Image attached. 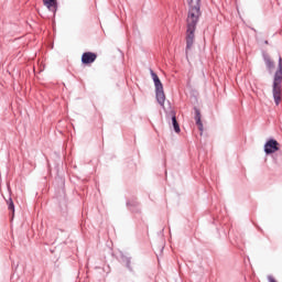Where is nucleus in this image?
I'll return each instance as SVG.
<instances>
[{
    "instance_id": "0eeeda50",
    "label": "nucleus",
    "mask_w": 282,
    "mask_h": 282,
    "mask_svg": "<svg viewBox=\"0 0 282 282\" xmlns=\"http://www.w3.org/2000/svg\"><path fill=\"white\" fill-rule=\"evenodd\" d=\"M43 6L47 8L48 12H53V14H56L58 12V0H42Z\"/></svg>"
},
{
    "instance_id": "1a4fd4ad",
    "label": "nucleus",
    "mask_w": 282,
    "mask_h": 282,
    "mask_svg": "<svg viewBox=\"0 0 282 282\" xmlns=\"http://www.w3.org/2000/svg\"><path fill=\"white\" fill-rule=\"evenodd\" d=\"M120 258L122 263H126L127 270H129V272H133V267H131V257L126 256L123 252H121Z\"/></svg>"
},
{
    "instance_id": "423d86ee",
    "label": "nucleus",
    "mask_w": 282,
    "mask_h": 282,
    "mask_svg": "<svg viewBox=\"0 0 282 282\" xmlns=\"http://www.w3.org/2000/svg\"><path fill=\"white\" fill-rule=\"evenodd\" d=\"M167 118H171V123L175 133H181L182 129L180 128V122H177V115L175 110H170L167 112Z\"/></svg>"
},
{
    "instance_id": "ddd939ff",
    "label": "nucleus",
    "mask_w": 282,
    "mask_h": 282,
    "mask_svg": "<svg viewBox=\"0 0 282 282\" xmlns=\"http://www.w3.org/2000/svg\"><path fill=\"white\" fill-rule=\"evenodd\" d=\"M267 279L269 282H276V279H274V276H272V275H268Z\"/></svg>"
},
{
    "instance_id": "39448f33",
    "label": "nucleus",
    "mask_w": 282,
    "mask_h": 282,
    "mask_svg": "<svg viewBox=\"0 0 282 282\" xmlns=\"http://www.w3.org/2000/svg\"><path fill=\"white\" fill-rule=\"evenodd\" d=\"M96 58H98V54L94 52H85L82 54V65H91L96 63Z\"/></svg>"
},
{
    "instance_id": "2eb2a0df",
    "label": "nucleus",
    "mask_w": 282,
    "mask_h": 282,
    "mask_svg": "<svg viewBox=\"0 0 282 282\" xmlns=\"http://www.w3.org/2000/svg\"><path fill=\"white\" fill-rule=\"evenodd\" d=\"M264 44L268 45V41H264Z\"/></svg>"
},
{
    "instance_id": "6e6552de",
    "label": "nucleus",
    "mask_w": 282,
    "mask_h": 282,
    "mask_svg": "<svg viewBox=\"0 0 282 282\" xmlns=\"http://www.w3.org/2000/svg\"><path fill=\"white\" fill-rule=\"evenodd\" d=\"M194 120L196 122V124L198 126V131H204V123L202 122V111L199 110V108L194 107Z\"/></svg>"
},
{
    "instance_id": "f257e3e1",
    "label": "nucleus",
    "mask_w": 282,
    "mask_h": 282,
    "mask_svg": "<svg viewBox=\"0 0 282 282\" xmlns=\"http://www.w3.org/2000/svg\"><path fill=\"white\" fill-rule=\"evenodd\" d=\"M188 12L186 18V52L192 50L195 43V30L202 17V0H187Z\"/></svg>"
},
{
    "instance_id": "7ed1b4c3",
    "label": "nucleus",
    "mask_w": 282,
    "mask_h": 282,
    "mask_svg": "<svg viewBox=\"0 0 282 282\" xmlns=\"http://www.w3.org/2000/svg\"><path fill=\"white\" fill-rule=\"evenodd\" d=\"M150 76L154 83L156 101L161 107H164V102L166 101V95H164V85L153 69H150Z\"/></svg>"
},
{
    "instance_id": "9b49d317",
    "label": "nucleus",
    "mask_w": 282,
    "mask_h": 282,
    "mask_svg": "<svg viewBox=\"0 0 282 282\" xmlns=\"http://www.w3.org/2000/svg\"><path fill=\"white\" fill-rule=\"evenodd\" d=\"M262 58L265 63L267 69H274V62L272 61V58H270V55H268V53H263Z\"/></svg>"
},
{
    "instance_id": "4468645a",
    "label": "nucleus",
    "mask_w": 282,
    "mask_h": 282,
    "mask_svg": "<svg viewBox=\"0 0 282 282\" xmlns=\"http://www.w3.org/2000/svg\"><path fill=\"white\" fill-rule=\"evenodd\" d=\"M251 30H252V32H257V29H254V28H251Z\"/></svg>"
},
{
    "instance_id": "20e7f679",
    "label": "nucleus",
    "mask_w": 282,
    "mask_h": 282,
    "mask_svg": "<svg viewBox=\"0 0 282 282\" xmlns=\"http://www.w3.org/2000/svg\"><path fill=\"white\" fill-rule=\"evenodd\" d=\"M279 147V141H276L274 138H270L267 140L263 147L265 155H272L273 153H276V151L280 149Z\"/></svg>"
},
{
    "instance_id": "9d476101",
    "label": "nucleus",
    "mask_w": 282,
    "mask_h": 282,
    "mask_svg": "<svg viewBox=\"0 0 282 282\" xmlns=\"http://www.w3.org/2000/svg\"><path fill=\"white\" fill-rule=\"evenodd\" d=\"M126 205H127V208L131 210V213H140L139 203L137 200H128Z\"/></svg>"
},
{
    "instance_id": "f03ea898",
    "label": "nucleus",
    "mask_w": 282,
    "mask_h": 282,
    "mask_svg": "<svg viewBox=\"0 0 282 282\" xmlns=\"http://www.w3.org/2000/svg\"><path fill=\"white\" fill-rule=\"evenodd\" d=\"M281 83H282V57L279 56L278 69L274 73L273 84H272L273 100L276 107L281 105V94H282Z\"/></svg>"
},
{
    "instance_id": "f8f14e48",
    "label": "nucleus",
    "mask_w": 282,
    "mask_h": 282,
    "mask_svg": "<svg viewBox=\"0 0 282 282\" xmlns=\"http://www.w3.org/2000/svg\"><path fill=\"white\" fill-rule=\"evenodd\" d=\"M7 204H8L9 210L12 213V215H14V202L12 200V197H10V198L7 200Z\"/></svg>"
}]
</instances>
